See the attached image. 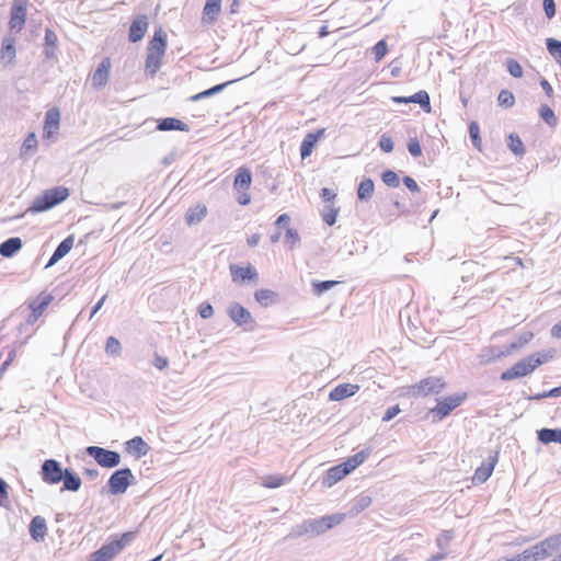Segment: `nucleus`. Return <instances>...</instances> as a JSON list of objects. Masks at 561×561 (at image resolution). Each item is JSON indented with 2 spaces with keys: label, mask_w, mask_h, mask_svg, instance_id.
I'll use <instances>...</instances> for the list:
<instances>
[{
  "label": "nucleus",
  "mask_w": 561,
  "mask_h": 561,
  "mask_svg": "<svg viewBox=\"0 0 561 561\" xmlns=\"http://www.w3.org/2000/svg\"><path fill=\"white\" fill-rule=\"evenodd\" d=\"M551 356L547 353L531 354L526 358L518 360L510 369L501 375L503 381L513 380L515 378L524 377L533 373L538 366L547 363Z\"/></svg>",
  "instance_id": "f257e3e1"
},
{
  "label": "nucleus",
  "mask_w": 561,
  "mask_h": 561,
  "mask_svg": "<svg viewBox=\"0 0 561 561\" xmlns=\"http://www.w3.org/2000/svg\"><path fill=\"white\" fill-rule=\"evenodd\" d=\"M68 196L69 191L64 186H56L46 190L42 195H38L34 198L26 213L37 214L47 211L56 205L62 203L65 199H67Z\"/></svg>",
  "instance_id": "f03ea898"
},
{
  "label": "nucleus",
  "mask_w": 561,
  "mask_h": 561,
  "mask_svg": "<svg viewBox=\"0 0 561 561\" xmlns=\"http://www.w3.org/2000/svg\"><path fill=\"white\" fill-rule=\"evenodd\" d=\"M134 533H125L121 538L103 545L99 550L93 552L89 561H111L124 547L134 539Z\"/></svg>",
  "instance_id": "7ed1b4c3"
},
{
  "label": "nucleus",
  "mask_w": 561,
  "mask_h": 561,
  "mask_svg": "<svg viewBox=\"0 0 561 561\" xmlns=\"http://www.w3.org/2000/svg\"><path fill=\"white\" fill-rule=\"evenodd\" d=\"M135 477L129 468L114 471L108 481V493L112 495L123 494L134 483Z\"/></svg>",
  "instance_id": "20e7f679"
},
{
  "label": "nucleus",
  "mask_w": 561,
  "mask_h": 561,
  "mask_svg": "<svg viewBox=\"0 0 561 561\" xmlns=\"http://www.w3.org/2000/svg\"><path fill=\"white\" fill-rule=\"evenodd\" d=\"M344 519L345 514L342 513L327 515L314 519H307L309 534L312 537L322 535L334 526L340 525Z\"/></svg>",
  "instance_id": "39448f33"
},
{
  "label": "nucleus",
  "mask_w": 561,
  "mask_h": 561,
  "mask_svg": "<svg viewBox=\"0 0 561 561\" xmlns=\"http://www.w3.org/2000/svg\"><path fill=\"white\" fill-rule=\"evenodd\" d=\"M530 548L534 561L549 558L561 550V533L550 536Z\"/></svg>",
  "instance_id": "423d86ee"
},
{
  "label": "nucleus",
  "mask_w": 561,
  "mask_h": 561,
  "mask_svg": "<svg viewBox=\"0 0 561 561\" xmlns=\"http://www.w3.org/2000/svg\"><path fill=\"white\" fill-rule=\"evenodd\" d=\"M85 453L92 457L98 465L104 468H114L121 463V455L117 451L108 450L99 446H89Z\"/></svg>",
  "instance_id": "0eeeda50"
},
{
  "label": "nucleus",
  "mask_w": 561,
  "mask_h": 561,
  "mask_svg": "<svg viewBox=\"0 0 561 561\" xmlns=\"http://www.w3.org/2000/svg\"><path fill=\"white\" fill-rule=\"evenodd\" d=\"M229 318L244 331H252L255 328V321L251 312L239 302H232L227 309Z\"/></svg>",
  "instance_id": "6e6552de"
},
{
  "label": "nucleus",
  "mask_w": 561,
  "mask_h": 561,
  "mask_svg": "<svg viewBox=\"0 0 561 561\" xmlns=\"http://www.w3.org/2000/svg\"><path fill=\"white\" fill-rule=\"evenodd\" d=\"M445 387V382L437 377H427L409 388V393L413 397H426L433 393H439Z\"/></svg>",
  "instance_id": "1a4fd4ad"
},
{
  "label": "nucleus",
  "mask_w": 561,
  "mask_h": 561,
  "mask_svg": "<svg viewBox=\"0 0 561 561\" xmlns=\"http://www.w3.org/2000/svg\"><path fill=\"white\" fill-rule=\"evenodd\" d=\"M65 470L55 459H47L41 468L42 480L47 484H57L64 479Z\"/></svg>",
  "instance_id": "9d476101"
},
{
  "label": "nucleus",
  "mask_w": 561,
  "mask_h": 561,
  "mask_svg": "<svg viewBox=\"0 0 561 561\" xmlns=\"http://www.w3.org/2000/svg\"><path fill=\"white\" fill-rule=\"evenodd\" d=\"M28 5V0H14L11 7L10 28L16 32H20L25 24L26 21V10Z\"/></svg>",
  "instance_id": "9b49d317"
},
{
  "label": "nucleus",
  "mask_w": 561,
  "mask_h": 561,
  "mask_svg": "<svg viewBox=\"0 0 561 561\" xmlns=\"http://www.w3.org/2000/svg\"><path fill=\"white\" fill-rule=\"evenodd\" d=\"M465 399L462 394H455L446 397L443 400H438L437 405L432 410V413L438 416V420L447 416L454 409L459 407Z\"/></svg>",
  "instance_id": "f8f14e48"
},
{
  "label": "nucleus",
  "mask_w": 561,
  "mask_h": 561,
  "mask_svg": "<svg viewBox=\"0 0 561 561\" xmlns=\"http://www.w3.org/2000/svg\"><path fill=\"white\" fill-rule=\"evenodd\" d=\"M168 47V36L167 33L159 27L154 31L152 38L150 39L147 54H152L154 56L163 57Z\"/></svg>",
  "instance_id": "ddd939ff"
},
{
  "label": "nucleus",
  "mask_w": 561,
  "mask_h": 561,
  "mask_svg": "<svg viewBox=\"0 0 561 561\" xmlns=\"http://www.w3.org/2000/svg\"><path fill=\"white\" fill-rule=\"evenodd\" d=\"M497 462V455H490L480 467H478L472 477L473 484H480L485 482L492 474L495 463Z\"/></svg>",
  "instance_id": "4468645a"
},
{
  "label": "nucleus",
  "mask_w": 561,
  "mask_h": 561,
  "mask_svg": "<svg viewBox=\"0 0 561 561\" xmlns=\"http://www.w3.org/2000/svg\"><path fill=\"white\" fill-rule=\"evenodd\" d=\"M230 273L234 283H243L245 280H253L257 283L259 273L255 267L248 265L245 267L238 266L234 264L230 265Z\"/></svg>",
  "instance_id": "2eb2a0df"
},
{
  "label": "nucleus",
  "mask_w": 561,
  "mask_h": 561,
  "mask_svg": "<svg viewBox=\"0 0 561 561\" xmlns=\"http://www.w3.org/2000/svg\"><path fill=\"white\" fill-rule=\"evenodd\" d=\"M60 113L56 107L49 108L45 114L43 135L50 138L59 130Z\"/></svg>",
  "instance_id": "dca6fc26"
},
{
  "label": "nucleus",
  "mask_w": 561,
  "mask_h": 561,
  "mask_svg": "<svg viewBox=\"0 0 561 561\" xmlns=\"http://www.w3.org/2000/svg\"><path fill=\"white\" fill-rule=\"evenodd\" d=\"M148 28V19L146 15H138L133 22L129 27V41L131 43L139 42L147 32Z\"/></svg>",
  "instance_id": "f3484780"
},
{
  "label": "nucleus",
  "mask_w": 561,
  "mask_h": 561,
  "mask_svg": "<svg viewBox=\"0 0 561 561\" xmlns=\"http://www.w3.org/2000/svg\"><path fill=\"white\" fill-rule=\"evenodd\" d=\"M221 12V0H207L204 9L202 21L205 24H214Z\"/></svg>",
  "instance_id": "a211bd4d"
},
{
  "label": "nucleus",
  "mask_w": 561,
  "mask_h": 561,
  "mask_svg": "<svg viewBox=\"0 0 561 561\" xmlns=\"http://www.w3.org/2000/svg\"><path fill=\"white\" fill-rule=\"evenodd\" d=\"M111 61L108 58H104L92 76V84L94 88H101L106 84L110 77Z\"/></svg>",
  "instance_id": "6ab92c4d"
},
{
  "label": "nucleus",
  "mask_w": 561,
  "mask_h": 561,
  "mask_svg": "<svg viewBox=\"0 0 561 561\" xmlns=\"http://www.w3.org/2000/svg\"><path fill=\"white\" fill-rule=\"evenodd\" d=\"M359 390L358 385L353 383H340L335 388H333L329 394V399L331 401H341L346 398H350L357 393Z\"/></svg>",
  "instance_id": "aec40b11"
},
{
  "label": "nucleus",
  "mask_w": 561,
  "mask_h": 561,
  "mask_svg": "<svg viewBox=\"0 0 561 561\" xmlns=\"http://www.w3.org/2000/svg\"><path fill=\"white\" fill-rule=\"evenodd\" d=\"M15 39L11 36H5L2 41L0 49V59L3 66L12 64L16 56Z\"/></svg>",
  "instance_id": "412c9836"
},
{
  "label": "nucleus",
  "mask_w": 561,
  "mask_h": 561,
  "mask_svg": "<svg viewBox=\"0 0 561 561\" xmlns=\"http://www.w3.org/2000/svg\"><path fill=\"white\" fill-rule=\"evenodd\" d=\"M324 129H318L316 133H309L305 136L300 145V156L302 159L308 158L317 144V141L324 135Z\"/></svg>",
  "instance_id": "4be33fe9"
},
{
  "label": "nucleus",
  "mask_w": 561,
  "mask_h": 561,
  "mask_svg": "<svg viewBox=\"0 0 561 561\" xmlns=\"http://www.w3.org/2000/svg\"><path fill=\"white\" fill-rule=\"evenodd\" d=\"M73 237L72 236H69L67 237L66 239H64L59 244L58 247L56 248V250L54 251L53 255L50 256L46 267H50L53 265H55L59 260H61L64 256H66L70 250L72 249L73 247Z\"/></svg>",
  "instance_id": "5701e85b"
},
{
  "label": "nucleus",
  "mask_w": 561,
  "mask_h": 561,
  "mask_svg": "<svg viewBox=\"0 0 561 561\" xmlns=\"http://www.w3.org/2000/svg\"><path fill=\"white\" fill-rule=\"evenodd\" d=\"M47 531L46 520L42 516H35L30 524V535L35 541H42Z\"/></svg>",
  "instance_id": "b1692460"
},
{
  "label": "nucleus",
  "mask_w": 561,
  "mask_h": 561,
  "mask_svg": "<svg viewBox=\"0 0 561 561\" xmlns=\"http://www.w3.org/2000/svg\"><path fill=\"white\" fill-rule=\"evenodd\" d=\"M126 449L128 453L141 457L148 454L149 446L140 436H136L126 442Z\"/></svg>",
  "instance_id": "393cba45"
},
{
  "label": "nucleus",
  "mask_w": 561,
  "mask_h": 561,
  "mask_svg": "<svg viewBox=\"0 0 561 561\" xmlns=\"http://www.w3.org/2000/svg\"><path fill=\"white\" fill-rule=\"evenodd\" d=\"M22 248V240L18 237L7 239L0 244V254L4 257H11Z\"/></svg>",
  "instance_id": "a878e982"
},
{
  "label": "nucleus",
  "mask_w": 561,
  "mask_h": 561,
  "mask_svg": "<svg viewBox=\"0 0 561 561\" xmlns=\"http://www.w3.org/2000/svg\"><path fill=\"white\" fill-rule=\"evenodd\" d=\"M537 436L542 444L558 443L561 445V428H541L537 432Z\"/></svg>",
  "instance_id": "bb28decb"
},
{
  "label": "nucleus",
  "mask_w": 561,
  "mask_h": 561,
  "mask_svg": "<svg viewBox=\"0 0 561 561\" xmlns=\"http://www.w3.org/2000/svg\"><path fill=\"white\" fill-rule=\"evenodd\" d=\"M45 48L44 55L46 58L51 59L56 57V46L58 42L57 34L50 30L46 28L45 31Z\"/></svg>",
  "instance_id": "cd10ccee"
},
{
  "label": "nucleus",
  "mask_w": 561,
  "mask_h": 561,
  "mask_svg": "<svg viewBox=\"0 0 561 561\" xmlns=\"http://www.w3.org/2000/svg\"><path fill=\"white\" fill-rule=\"evenodd\" d=\"M159 130H181V131H188V126L183 123L182 121L174 118V117H167L160 119L158 124Z\"/></svg>",
  "instance_id": "c85d7f7f"
},
{
  "label": "nucleus",
  "mask_w": 561,
  "mask_h": 561,
  "mask_svg": "<svg viewBox=\"0 0 561 561\" xmlns=\"http://www.w3.org/2000/svg\"><path fill=\"white\" fill-rule=\"evenodd\" d=\"M64 482L62 490L77 492L81 488V479L70 469H65L64 479L61 480Z\"/></svg>",
  "instance_id": "c756f323"
},
{
  "label": "nucleus",
  "mask_w": 561,
  "mask_h": 561,
  "mask_svg": "<svg viewBox=\"0 0 561 561\" xmlns=\"http://www.w3.org/2000/svg\"><path fill=\"white\" fill-rule=\"evenodd\" d=\"M252 174L249 169L241 168L238 170L233 186L237 191L241 192L248 190L251 185Z\"/></svg>",
  "instance_id": "7c9ffc66"
},
{
  "label": "nucleus",
  "mask_w": 561,
  "mask_h": 561,
  "mask_svg": "<svg viewBox=\"0 0 561 561\" xmlns=\"http://www.w3.org/2000/svg\"><path fill=\"white\" fill-rule=\"evenodd\" d=\"M207 215V208L205 205H196L190 208L185 215V221L187 225H195L201 222Z\"/></svg>",
  "instance_id": "2f4dec72"
},
{
  "label": "nucleus",
  "mask_w": 561,
  "mask_h": 561,
  "mask_svg": "<svg viewBox=\"0 0 561 561\" xmlns=\"http://www.w3.org/2000/svg\"><path fill=\"white\" fill-rule=\"evenodd\" d=\"M255 300L263 307H268L278 300L277 293L271 289H260L254 293Z\"/></svg>",
  "instance_id": "473e14b6"
},
{
  "label": "nucleus",
  "mask_w": 561,
  "mask_h": 561,
  "mask_svg": "<svg viewBox=\"0 0 561 561\" xmlns=\"http://www.w3.org/2000/svg\"><path fill=\"white\" fill-rule=\"evenodd\" d=\"M370 504H371L370 496L362 494L353 501V503L350 507L348 514L351 516H356L360 512L366 510Z\"/></svg>",
  "instance_id": "72a5a7b5"
},
{
  "label": "nucleus",
  "mask_w": 561,
  "mask_h": 561,
  "mask_svg": "<svg viewBox=\"0 0 561 561\" xmlns=\"http://www.w3.org/2000/svg\"><path fill=\"white\" fill-rule=\"evenodd\" d=\"M162 58L159 56H154L152 54H147L146 57V66H145V72L147 76L153 78L156 73L159 71L161 65H162Z\"/></svg>",
  "instance_id": "f704fd0d"
},
{
  "label": "nucleus",
  "mask_w": 561,
  "mask_h": 561,
  "mask_svg": "<svg viewBox=\"0 0 561 561\" xmlns=\"http://www.w3.org/2000/svg\"><path fill=\"white\" fill-rule=\"evenodd\" d=\"M50 301L51 297L49 295L39 298V300L33 301L30 305V308L32 309L31 318L36 321L38 317L43 314L44 310L47 308Z\"/></svg>",
  "instance_id": "c9c22d12"
},
{
  "label": "nucleus",
  "mask_w": 561,
  "mask_h": 561,
  "mask_svg": "<svg viewBox=\"0 0 561 561\" xmlns=\"http://www.w3.org/2000/svg\"><path fill=\"white\" fill-rule=\"evenodd\" d=\"M374 182L371 179H364L357 188V197L359 201H368L370 199L374 193Z\"/></svg>",
  "instance_id": "e433bc0d"
},
{
  "label": "nucleus",
  "mask_w": 561,
  "mask_h": 561,
  "mask_svg": "<svg viewBox=\"0 0 561 561\" xmlns=\"http://www.w3.org/2000/svg\"><path fill=\"white\" fill-rule=\"evenodd\" d=\"M344 477L345 473L343 472L341 467L339 465L334 466L328 470L325 477L323 478V484L327 486H332L333 484L342 480Z\"/></svg>",
  "instance_id": "4c0bfd02"
},
{
  "label": "nucleus",
  "mask_w": 561,
  "mask_h": 561,
  "mask_svg": "<svg viewBox=\"0 0 561 561\" xmlns=\"http://www.w3.org/2000/svg\"><path fill=\"white\" fill-rule=\"evenodd\" d=\"M534 337V334L531 332H523L522 334L518 335V337H516L515 341H513L508 346H507V353L511 354L519 348H522L524 345H526L527 343H529L531 341V339Z\"/></svg>",
  "instance_id": "58836bf2"
},
{
  "label": "nucleus",
  "mask_w": 561,
  "mask_h": 561,
  "mask_svg": "<svg viewBox=\"0 0 561 561\" xmlns=\"http://www.w3.org/2000/svg\"><path fill=\"white\" fill-rule=\"evenodd\" d=\"M507 146L515 156L523 157L525 154L524 144L517 135L511 134L508 136Z\"/></svg>",
  "instance_id": "ea45409f"
},
{
  "label": "nucleus",
  "mask_w": 561,
  "mask_h": 561,
  "mask_svg": "<svg viewBox=\"0 0 561 561\" xmlns=\"http://www.w3.org/2000/svg\"><path fill=\"white\" fill-rule=\"evenodd\" d=\"M410 103H417L424 108L426 112L431 111L430 105V95L426 91H419L415 94L409 96Z\"/></svg>",
  "instance_id": "a19ab883"
},
{
  "label": "nucleus",
  "mask_w": 561,
  "mask_h": 561,
  "mask_svg": "<svg viewBox=\"0 0 561 561\" xmlns=\"http://www.w3.org/2000/svg\"><path fill=\"white\" fill-rule=\"evenodd\" d=\"M546 46L549 54L561 64V42L556 38H547Z\"/></svg>",
  "instance_id": "79ce46f5"
},
{
  "label": "nucleus",
  "mask_w": 561,
  "mask_h": 561,
  "mask_svg": "<svg viewBox=\"0 0 561 561\" xmlns=\"http://www.w3.org/2000/svg\"><path fill=\"white\" fill-rule=\"evenodd\" d=\"M539 115L549 126L557 125V117L554 112L548 105L543 104L540 106Z\"/></svg>",
  "instance_id": "37998d69"
},
{
  "label": "nucleus",
  "mask_w": 561,
  "mask_h": 561,
  "mask_svg": "<svg viewBox=\"0 0 561 561\" xmlns=\"http://www.w3.org/2000/svg\"><path fill=\"white\" fill-rule=\"evenodd\" d=\"M469 135L472 141V145L477 149H481V138H480V128L477 122H471L469 125Z\"/></svg>",
  "instance_id": "c03bdc74"
},
{
  "label": "nucleus",
  "mask_w": 561,
  "mask_h": 561,
  "mask_svg": "<svg viewBox=\"0 0 561 561\" xmlns=\"http://www.w3.org/2000/svg\"><path fill=\"white\" fill-rule=\"evenodd\" d=\"M121 350H122L121 343L116 337H114V336L107 337L106 345H105V352L108 355L117 356V355H119Z\"/></svg>",
  "instance_id": "a18cd8bd"
},
{
  "label": "nucleus",
  "mask_w": 561,
  "mask_h": 561,
  "mask_svg": "<svg viewBox=\"0 0 561 561\" xmlns=\"http://www.w3.org/2000/svg\"><path fill=\"white\" fill-rule=\"evenodd\" d=\"M381 179H382L383 183L390 187L399 186V183H400L399 176L396 172H393L391 170H387V171L382 172Z\"/></svg>",
  "instance_id": "49530a36"
},
{
  "label": "nucleus",
  "mask_w": 561,
  "mask_h": 561,
  "mask_svg": "<svg viewBox=\"0 0 561 561\" xmlns=\"http://www.w3.org/2000/svg\"><path fill=\"white\" fill-rule=\"evenodd\" d=\"M305 535H309V528L307 526V520H304L301 524H298L294 526L290 529V533L288 534L287 538H298Z\"/></svg>",
  "instance_id": "de8ad7c7"
},
{
  "label": "nucleus",
  "mask_w": 561,
  "mask_h": 561,
  "mask_svg": "<svg viewBox=\"0 0 561 561\" xmlns=\"http://www.w3.org/2000/svg\"><path fill=\"white\" fill-rule=\"evenodd\" d=\"M499 104L505 107H512L515 103V98L512 92L502 90L497 96Z\"/></svg>",
  "instance_id": "09e8293b"
},
{
  "label": "nucleus",
  "mask_w": 561,
  "mask_h": 561,
  "mask_svg": "<svg viewBox=\"0 0 561 561\" xmlns=\"http://www.w3.org/2000/svg\"><path fill=\"white\" fill-rule=\"evenodd\" d=\"M337 284H339V282H336V280H323V282L313 283V291L317 295H322L323 293L333 288Z\"/></svg>",
  "instance_id": "8fccbe9b"
},
{
  "label": "nucleus",
  "mask_w": 561,
  "mask_h": 561,
  "mask_svg": "<svg viewBox=\"0 0 561 561\" xmlns=\"http://www.w3.org/2000/svg\"><path fill=\"white\" fill-rule=\"evenodd\" d=\"M337 213H339V209H336V208H333L330 206L324 207L323 213H322L323 221L329 226L334 225L336 221Z\"/></svg>",
  "instance_id": "3c124183"
},
{
  "label": "nucleus",
  "mask_w": 561,
  "mask_h": 561,
  "mask_svg": "<svg viewBox=\"0 0 561 561\" xmlns=\"http://www.w3.org/2000/svg\"><path fill=\"white\" fill-rule=\"evenodd\" d=\"M373 51L375 54L376 61H380L388 51V45L385 39L379 41L374 47Z\"/></svg>",
  "instance_id": "603ef678"
},
{
  "label": "nucleus",
  "mask_w": 561,
  "mask_h": 561,
  "mask_svg": "<svg viewBox=\"0 0 561 561\" xmlns=\"http://www.w3.org/2000/svg\"><path fill=\"white\" fill-rule=\"evenodd\" d=\"M283 483H284V478L282 476H267V477L263 478V480H262V484L265 488H271V489L278 488Z\"/></svg>",
  "instance_id": "864d4df0"
},
{
  "label": "nucleus",
  "mask_w": 561,
  "mask_h": 561,
  "mask_svg": "<svg viewBox=\"0 0 561 561\" xmlns=\"http://www.w3.org/2000/svg\"><path fill=\"white\" fill-rule=\"evenodd\" d=\"M451 539H453V531L445 530L437 537L436 545L438 546V548L440 550L444 551L448 547Z\"/></svg>",
  "instance_id": "5fc2aeb1"
},
{
  "label": "nucleus",
  "mask_w": 561,
  "mask_h": 561,
  "mask_svg": "<svg viewBox=\"0 0 561 561\" xmlns=\"http://www.w3.org/2000/svg\"><path fill=\"white\" fill-rule=\"evenodd\" d=\"M285 241L290 248H294L300 242V237L297 230L287 228L285 233Z\"/></svg>",
  "instance_id": "6e6d98bb"
},
{
  "label": "nucleus",
  "mask_w": 561,
  "mask_h": 561,
  "mask_svg": "<svg viewBox=\"0 0 561 561\" xmlns=\"http://www.w3.org/2000/svg\"><path fill=\"white\" fill-rule=\"evenodd\" d=\"M507 71L514 77V78H520L523 76V69L522 66L516 61L515 59H508L507 60Z\"/></svg>",
  "instance_id": "4d7b16f0"
},
{
  "label": "nucleus",
  "mask_w": 561,
  "mask_h": 561,
  "mask_svg": "<svg viewBox=\"0 0 561 561\" xmlns=\"http://www.w3.org/2000/svg\"><path fill=\"white\" fill-rule=\"evenodd\" d=\"M379 147L385 152H391L393 150V141L390 136L383 134L379 139Z\"/></svg>",
  "instance_id": "13d9d810"
},
{
  "label": "nucleus",
  "mask_w": 561,
  "mask_h": 561,
  "mask_svg": "<svg viewBox=\"0 0 561 561\" xmlns=\"http://www.w3.org/2000/svg\"><path fill=\"white\" fill-rule=\"evenodd\" d=\"M408 150L413 157H420L422 154V148L416 138H411L408 142Z\"/></svg>",
  "instance_id": "bf43d9fd"
},
{
  "label": "nucleus",
  "mask_w": 561,
  "mask_h": 561,
  "mask_svg": "<svg viewBox=\"0 0 561 561\" xmlns=\"http://www.w3.org/2000/svg\"><path fill=\"white\" fill-rule=\"evenodd\" d=\"M369 456L368 450H360L354 456L350 457L355 468H357L359 465H362Z\"/></svg>",
  "instance_id": "052dcab7"
},
{
  "label": "nucleus",
  "mask_w": 561,
  "mask_h": 561,
  "mask_svg": "<svg viewBox=\"0 0 561 561\" xmlns=\"http://www.w3.org/2000/svg\"><path fill=\"white\" fill-rule=\"evenodd\" d=\"M548 397H553V398L561 397V387L553 388L548 392L538 393L536 396L530 397V399L531 400H540V399L548 398Z\"/></svg>",
  "instance_id": "680f3d73"
},
{
  "label": "nucleus",
  "mask_w": 561,
  "mask_h": 561,
  "mask_svg": "<svg viewBox=\"0 0 561 561\" xmlns=\"http://www.w3.org/2000/svg\"><path fill=\"white\" fill-rule=\"evenodd\" d=\"M198 313L203 319H209L214 314V309L210 304L203 302L198 308Z\"/></svg>",
  "instance_id": "e2e57ef3"
},
{
  "label": "nucleus",
  "mask_w": 561,
  "mask_h": 561,
  "mask_svg": "<svg viewBox=\"0 0 561 561\" xmlns=\"http://www.w3.org/2000/svg\"><path fill=\"white\" fill-rule=\"evenodd\" d=\"M37 146V139L35 134H30L22 145V152L35 149Z\"/></svg>",
  "instance_id": "0e129e2a"
},
{
  "label": "nucleus",
  "mask_w": 561,
  "mask_h": 561,
  "mask_svg": "<svg viewBox=\"0 0 561 561\" xmlns=\"http://www.w3.org/2000/svg\"><path fill=\"white\" fill-rule=\"evenodd\" d=\"M152 364L156 368L162 370L168 367L169 360L167 357H163L159 355L158 353H154Z\"/></svg>",
  "instance_id": "69168bd1"
},
{
  "label": "nucleus",
  "mask_w": 561,
  "mask_h": 561,
  "mask_svg": "<svg viewBox=\"0 0 561 561\" xmlns=\"http://www.w3.org/2000/svg\"><path fill=\"white\" fill-rule=\"evenodd\" d=\"M400 413V408L398 404L396 405H392L390 408L387 409L386 413L383 414L382 416V421L383 422H389L391 421L393 417H396L398 414Z\"/></svg>",
  "instance_id": "338daca9"
},
{
  "label": "nucleus",
  "mask_w": 561,
  "mask_h": 561,
  "mask_svg": "<svg viewBox=\"0 0 561 561\" xmlns=\"http://www.w3.org/2000/svg\"><path fill=\"white\" fill-rule=\"evenodd\" d=\"M543 10L548 19H552L556 14L554 0H543Z\"/></svg>",
  "instance_id": "774afa93"
}]
</instances>
